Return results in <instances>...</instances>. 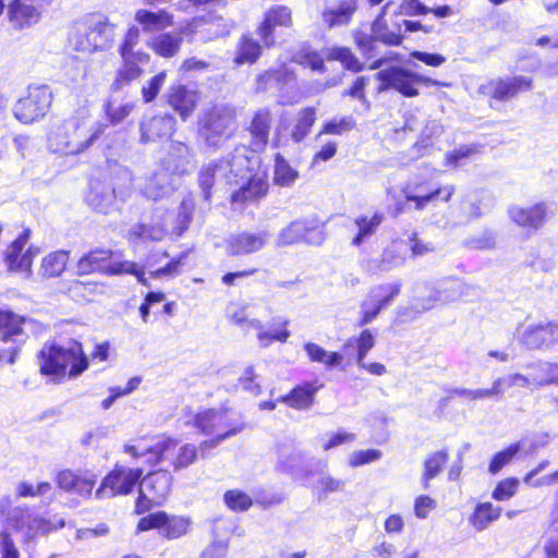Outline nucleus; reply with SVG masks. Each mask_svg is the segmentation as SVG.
I'll list each match as a JSON object with an SVG mask.
<instances>
[{
    "mask_svg": "<svg viewBox=\"0 0 558 558\" xmlns=\"http://www.w3.org/2000/svg\"><path fill=\"white\" fill-rule=\"evenodd\" d=\"M217 162L220 178L225 184L239 185V189L231 195L233 203L254 202L267 194V180L264 175L254 173L255 167L259 163V158L246 146H236Z\"/></svg>",
    "mask_w": 558,
    "mask_h": 558,
    "instance_id": "f257e3e1",
    "label": "nucleus"
},
{
    "mask_svg": "<svg viewBox=\"0 0 558 558\" xmlns=\"http://www.w3.org/2000/svg\"><path fill=\"white\" fill-rule=\"evenodd\" d=\"M40 373L45 376H52L53 380L65 377L69 369V377L80 376L88 367V359L83 352L82 344L70 340L66 344L45 343L38 353Z\"/></svg>",
    "mask_w": 558,
    "mask_h": 558,
    "instance_id": "f03ea898",
    "label": "nucleus"
},
{
    "mask_svg": "<svg viewBox=\"0 0 558 558\" xmlns=\"http://www.w3.org/2000/svg\"><path fill=\"white\" fill-rule=\"evenodd\" d=\"M393 1H388L380 13L376 16L371 25V34L364 32L354 33V41L361 52L367 57L376 56V43L386 46H400L404 36L402 35L403 19L393 15Z\"/></svg>",
    "mask_w": 558,
    "mask_h": 558,
    "instance_id": "7ed1b4c3",
    "label": "nucleus"
},
{
    "mask_svg": "<svg viewBox=\"0 0 558 558\" xmlns=\"http://www.w3.org/2000/svg\"><path fill=\"white\" fill-rule=\"evenodd\" d=\"M236 130L235 111L227 106H215L198 122L197 137L207 149L217 150Z\"/></svg>",
    "mask_w": 558,
    "mask_h": 558,
    "instance_id": "20e7f679",
    "label": "nucleus"
},
{
    "mask_svg": "<svg viewBox=\"0 0 558 558\" xmlns=\"http://www.w3.org/2000/svg\"><path fill=\"white\" fill-rule=\"evenodd\" d=\"M114 253L111 250L96 248L84 254L77 262L76 268L78 275H89L95 271L105 275L130 274L136 277L143 286H149L145 277L144 267L129 260L114 259Z\"/></svg>",
    "mask_w": 558,
    "mask_h": 558,
    "instance_id": "39448f33",
    "label": "nucleus"
},
{
    "mask_svg": "<svg viewBox=\"0 0 558 558\" xmlns=\"http://www.w3.org/2000/svg\"><path fill=\"white\" fill-rule=\"evenodd\" d=\"M85 124V120L78 117L65 120L52 135L56 140L54 150L65 155H75L89 148L104 133L106 126L98 124L87 130Z\"/></svg>",
    "mask_w": 558,
    "mask_h": 558,
    "instance_id": "423d86ee",
    "label": "nucleus"
},
{
    "mask_svg": "<svg viewBox=\"0 0 558 558\" xmlns=\"http://www.w3.org/2000/svg\"><path fill=\"white\" fill-rule=\"evenodd\" d=\"M517 340L529 351H550L558 345V318L530 322L517 330Z\"/></svg>",
    "mask_w": 558,
    "mask_h": 558,
    "instance_id": "0eeeda50",
    "label": "nucleus"
},
{
    "mask_svg": "<svg viewBox=\"0 0 558 558\" xmlns=\"http://www.w3.org/2000/svg\"><path fill=\"white\" fill-rule=\"evenodd\" d=\"M7 526L22 534L24 542L28 543L39 535H46L56 530L48 519L35 513L27 506H16L7 518ZM64 526V520H60L58 527Z\"/></svg>",
    "mask_w": 558,
    "mask_h": 558,
    "instance_id": "6e6552de",
    "label": "nucleus"
},
{
    "mask_svg": "<svg viewBox=\"0 0 558 558\" xmlns=\"http://www.w3.org/2000/svg\"><path fill=\"white\" fill-rule=\"evenodd\" d=\"M377 80L380 82L379 92L387 89H396L402 96L411 98L418 96V85H437L438 83L432 78L420 75L405 68L391 65L376 73Z\"/></svg>",
    "mask_w": 558,
    "mask_h": 558,
    "instance_id": "1a4fd4ad",
    "label": "nucleus"
},
{
    "mask_svg": "<svg viewBox=\"0 0 558 558\" xmlns=\"http://www.w3.org/2000/svg\"><path fill=\"white\" fill-rule=\"evenodd\" d=\"M27 322L24 316L0 308V361L15 362L17 351L26 339L24 325Z\"/></svg>",
    "mask_w": 558,
    "mask_h": 558,
    "instance_id": "9d476101",
    "label": "nucleus"
},
{
    "mask_svg": "<svg viewBox=\"0 0 558 558\" xmlns=\"http://www.w3.org/2000/svg\"><path fill=\"white\" fill-rule=\"evenodd\" d=\"M172 485V475L166 470L147 474L140 482V495L136 499L135 511L141 514L151 507L161 506L167 499Z\"/></svg>",
    "mask_w": 558,
    "mask_h": 558,
    "instance_id": "9b49d317",
    "label": "nucleus"
},
{
    "mask_svg": "<svg viewBox=\"0 0 558 558\" xmlns=\"http://www.w3.org/2000/svg\"><path fill=\"white\" fill-rule=\"evenodd\" d=\"M326 239L324 225L317 218H305L291 221L282 228L276 239L279 247L304 242L310 245H322Z\"/></svg>",
    "mask_w": 558,
    "mask_h": 558,
    "instance_id": "f8f14e48",
    "label": "nucleus"
},
{
    "mask_svg": "<svg viewBox=\"0 0 558 558\" xmlns=\"http://www.w3.org/2000/svg\"><path fill=\"white\" fill-rule=\"evenodd\" d=\"M51 101L52 94L48 86H29L27 96L14 105L13 113L19 121L32 123L47 113Z\"/></svg>",
    "mask_w": 558,
    "mask_h": 558,
    "instance_id": "ddd939ff",
    "label": "nucleus"
},
{
    "mask_svg": "<svg viewBox=\"0 0 558 558\" xmlns=\"http://www.w3.org/2000/svg\"><path fill=\"white\" fill-rule=\"evenodd\" d=\"M401 282L378 284L371 289L365 300L361 303V318L359 327L371 324L380 312L387 308L401 291Z\"/></svg>",
    "mask_w": 558,
    "mask_h": 558,
    "instance_id": "4468645a",
    "label": "nucleus"
},
{
    "mask_svg": "<svg viewBox=\"0 0 558 558\" xmlns=\"http://www.w3.org/2000/svg\"><path fill=\"white\" fill-rule=\"evenodd\" d=\"M556 214L554 202L541 201L531 206L522 207L511 205L508 208V216L517 226L536 232Z\"/></svg>",
    "mask_w": 558,
    "mask_h": 558,
    "instance_id": "2eb2a0df",
    "label": "nucleus"
},
{
    "mask_svg": "<svg viewBox=\"0 0 558 558\" xmlns=\"http://www.w3.org/2000/svg\"><path fill=\"white\" fill-rule=\"evenodd\" d=\"M143 475V470L117 466L108 473L95 495L98 499L112 498L118 495H128L138 483Z\"/></svg>",
    "mask_w": 558,
    "mask_h": 558,
    "instance_id": "dca6fc26",
    "label": "nucleus"
},
{
    "mask_svg": "<svg viewBox=\"0 0 558 558\" xmlns=\"http://www.w3.org/2000/svg\"><path fill=\"white\" fill-rule=\"evenodd\" d=\"M178 441L172 438H163L156 442L149 450L155 454V462L170 461L174 471L190 466L197 458V447L185 444L177 449Z\"/></svg>",
    "mask_w": 558,
    "mask_h": 558,
    "instance_id": "f3484780",
    "label": "nucleus"
},
{
    "mask_svg": "<svg viewBox=\"0 0 558 558\" xmlns=\"http://www.w3.org/2000/svg\"><path fill=\"white\" fill-rule=\"evenodd\" d=\"M54 0H13L8 15L14 28L23 29L39 23L44 12Z\"/></svg>",
    "mask_w": 558,
    "mask_h": 558,
    "instance_id": "a211bd4d",
    "label": "nucleus"
},
{
    "mask_svg": "<svg viewBox=\"0 0 558 558\" xmlns=\"http://www.w3.org/2000/svg\"><path fill=\"white\" fill-rule=\"evenodd\" d=\"M532 87V77L515 75L493 80L487 85L481 86V92L484 95L490 96L493 99L507 101L517 97L520 93L530 92Z\"/></svg>",
    "mask_w": 558,
    "mask_h": 558,
    "instance_id": "6ab92c4d",
    "label": "nucleus"
},
{
    "mask_svg": "<svg viewBox=\"0 0 558 558\" xmlns=\"http://www.w3.org/2000/svg\"><path fill=\"white\" fill-rule=\"evenodd\" d=\"M194 426L205 435H215L227 433L233 428L236 434L244 429L243 423H236L229 417L227 411L220 410H206L195 415Z\"/></svg>",
    "mask_w": 558,
    "mask_h": 558,
    "instance_id": "aec40b11",
    "label": "nucleus"
},
{
    "mask_svg": "<svg viewBox=\"0 0 558 558\" xmlns=\"http://www.w3.org/2000/svg\"><path fill=\"white\" fill-rule=\"evenodd\" d=\"M270 239L267 230L259 232L243 231L230 234L226 240V252L229 256L248 255L263 250Z\"/></svg>",
    "mask_w": 558,
    "mask_h": 558,
    "instance_id": "412c9836",
    "label": "nucleus"
},
{
    "mask_svg": "<svg viewBox=\"0 0 558 558\" xmlns=\"http://www.w3.org/2000/svg\"><path fill=\"white\" fill-rule=\"evenodd\" d=\"M122 65L117 70L116 77L111 84L112 92L122 90L133 81L137 80L142 73V66L149 62V54L144 51L136 53H120Z\"/></svg>",
    "mask_w": 558,
    "mask_h": 558,
    "instance_id": "4be33fe9",
    "label": "nucleus"
},
{
    "mask_svg": "<svg viewBox=\"0 0 558 558\" xmlns=\"http://www.w3.org/2000/svg\"><path fill=\"white\" fill-rule=\"evenodd\" d=\"M29 238V230H24L5 250L4 263L10 271L29 272L35 253L28 248L22 253Z\"/></svg>",
    "mask_w": 558,
    "mask_h": 558,
    "instance_id": "5701e85b",
    "label": "nucleus"
},
{
    "mask_svg": "<svg viewBox=\"0 0 558 558\" xmlns=\"http://www.w3.org/2000/svg\"><path fill=\"white\" fill-rule=\"evenodd\" d=\"M175 128V119L171 114H160L144 118L140 124L142 144L156 142L159 138L170 136Z\"/></svg>",
    "mask_w": 558,
    "mask_h": 558,
    "instance_id": "b1692460",
    "label": "nucleus"
},
{
    "mask_svg": "<svg viewBox=\"0 0 558 558\" xmlns=\"http://www.w3.org/2000/svg\"><path fill=\"white\" fill-rule=\"evenodd\" d=\"M357 11V0H337L326 5L322 12L323 24L328 28L347 26Z\"/></svg>",
    "mask_w": 558,
    "mask_h": 558,
    "instance_id": "393cba45",
    "label": "nucleus"
},
{
    "mask_svg": "<svg viewBox=\"0 0 558 558\" xmlns=\"http://www.w3.org/2000/svg\"><path fill=\"white\" fill-rule=\"evenodd\" d=\"M168 105L181 117L186 120L194 111L198 101V95L194 89L185 85H171L166 94Z\"/></svg>",
    "mask_w": 558,
    "mask_h": 558,
    "instance_id": "a878e982",
    "label": "nucleus"
},
{
    "mask_svg": "<svg viewBox=\"0 0 558 558\" xmlns=\"http://www.w3.org/2000/svg\"><path fill=\"white\" fill-rule=\"evenodd\" d=\"M291 24V12L287 7L276 5L268 10L264 21L257 29V34L264 47H271L275 44L274 29L276 26H289Z\"/></svg>",
    "mask_w": 558,
    "mask_h": 558,
    "instance_id": "bb28decb",
    "label": "nucleus"
},
{
    "mask_svg": "<svg viewBox=\"0 0 558 558\" xmlns=\"http://www.w3.org/2000/svg\"><path fill=\"white\" fill-rule=\"evenodd\" d=\"M418 187H422V185H412L409 183L402 189L405 199L409 202H414L415 209H417V210L424 209L428 203L435 202L437 199L448 202L451 198V196L453 195L454 190H456L453 185L449 184V185H445V186L435 189L433 191H429L425 194H420L416 192V190H418Z\"/></svg>",
    "mask_w": 558,
    "mask_h": 558,
    "instance_id": "cd10ccee",
    "label": "nucleus"
},
{
    "mask_svg": "<svg viewBox=\"0 0 558 558\" xmlns=\"http://www.w3.org/2000/svg\"><path fill=\"white\" fill-rule=\"evenodd\" d=\"M86 203L95 211L107 215L114 208L116 191L109 184L95 181L90 184V190L86 195Z\"/></svg>",
    "mask_w": 558,
    "mask_h": 558,
    "instance_id": "c85d7f7f",
    "label": "nucleus"
},
{
    "mask_svg": "<svg viewBox=\"0 0 558 558\" xmlns=\"http://www.w3.org/2000/svg\"><path fill=\"white\" fill-rule=\"evenodd\" d=\"M308 468L311 469L307 471V474L322 473L316 486L320 496L327 497L331 493L344 490L347 481L336 478L329 473H325V470L328 468L327 460L313 458L308 463Z\"/></svg>",
    "mask_w": 558,
    "mask_h": 558,
    "instance_id": "c756f323",
    "label": "nucleus"
},
{
    "mask_svg": "<svg viewBox=\"0 0 558 558\" xmlns=\"http://www.w3.org/2000/svg\"><path fill=\"white\" fill-rule=\"evenodd\" d=\"M319 388L320 386L314 381H304L295 386L289 393L281 396L278 401L295 410H307L313 405Z\"/></svg>",
    "mask_w": 558,
    "mask_h": 558,
    "instance_id": "7c9ffc66",
    "label": "nucleus"
},
{
    "mask_svg": "<svg viewBox=\"0 0 558 558\" xmlns=\"http://www.w3.org/2000/svg\"><path fill=\"white\" fill-rule=\"evenodd\" d=\"M438 305H441L438 287L428 281L415 283L413 289L412 308L416 313L430 311Z\"/></svg>",
    "mask_w": 558,
    "mask_h": 558,
    "instance_id": "2f4dec72",
    "label": "nucleus"
},
{
    "mask_svg": "<svg viewBox=\"0 0 558 558\" xmlns=\"http://www.w3.org/2000/svg\"><path fill=\"white\" fill-rule=\"evenodd\" d=\"M116 26L107 20H99L89 25L86 40L94 50H106L112 46Z\"/></svg>",
    "mask_w": 558,
    "mask_h": 558,
    "instance_id": "473e14b6",
    "label": "nucleus"
},
{
    "mask_svg": "<svg viewBox=\"0 0 558 558\" xmlns=\"http://www.w3.org/2000/svg\"><path fill=\"white\" fill-rule=\"evenodd\" d=\"M532 387L556 386V362L538 360L526 365Z\"/></svg>",
    "mask_w": 558,
    "mask_h": 558,
    "instance_id": "72a5a7b5",
    "label": "nucleus"
},
{
    "mask_svg": "<svg viewBox=\"0 0 558 558\" xmlns=\"http://www.w3.org/2000/svg\"><path fill=\"white\" fill-rule=\"evenodd\" d=\"M193 157L191 148L182 142H171L166 163L174 173H185Z\"/></svg>",
    "mask_w": 558,
    "mask_h": 558,
    "instance_id": "f704fd0d",
    "label": "nucleus"
},
{
    "mask_svg": "<svg viewBox=\"0 0 558 558\" xmlns=\"http://www.w3.org/2000/svg\"><path fill=\"white\" fill-rule=\"evenodd\" d=\"M195 28L204 40H213L229 34V24L221 16H209L194 21Z\"/></svg>",
    "mask_w": 558,
    "mask_h": 558,
    "instance_id": "c9c22d12",
    "label": "nucleus"
},
{
    "mask_svg": "<svg viewBox=\"0 0 558 558\" xmlns=\"http://www.w3.org/2000/svg\"><path fill=\"white\" fill-rule=\"evenodd\" d=\"M145 197L153 201L160 199L172 192L170 178L167 171H160L148 178L142 190Z\"/></svg>",
    "mask_w": 558,
    "mask_h": 558,
    "instance_id": "e433bc0d",
    "label": "nucleus"
},
{
    "mask_svg": "<svg viewBox=\"0 0 558 558\" xmlns=\"http://www.w3.org/2000/svg\"><path fill=\"white\" fill-rule=\"evenodd\" d=\"M260 53L262 45L251 34H245L238 44L234 63L238 65L253 64L258 60Z\"/></svg>",
    "mask_w": 558,
    "mask_h": 558,
    "instance_id": "4c0bfd02",
    "label": "nucleus"
},
{
    "mask_svg": "<svg viewBox=\"0 0 558 558\" xmlns=\"http://www.w3.org/2000/svg\"><path fill=\"white\" fill-rule=\"evenodd\" d=\"M271 128V116L268 109H259L255 112L250 132L254 138V144L265 146L268 143L269 131Z\"/></svg>",
    "mask_w": 558,
    "mask_h": 558,
    "instance_id": "58836bf2",
    "label": "nucleus"
},
{
    "mask_svg": "<svg viewBox=\"0 0 558 558\" xmlns=\"http://www.w3.org/2000/svg\"><path fill=\"white\" fill-rule=\"evenodd\" d=\"M135 20L143 26L146 32L159 31L171 25L172 23L171 15L165 10H160L158 12L138 10L135 13Z\"/></svg>",
    "mask_w": 558,
    "mask_h": 558,
    "instance_id": "ea45409f",
    "label": "nucleus"
},
{
    "mask_svg": "<svg viewBox=\"0 0 558 558\" xmlns=\"http://www.w3.org/2000/svg\"><path fill=\"white\" fill-rule=\"evenodd\" d=\"M501 514V508L495 507L492 502L478 504L470 518L471 524L477 531H484L490 523L498 520Z\"/></svg>",
    "mask_w": 558,
    "mask_h": 558,
    "instance_id": "a19ab883",
    "label": "nucleus"
},
{
    "mask_svg": "<svg viewBox=\"0 0 558 558\" xmlns=\"http://www.w3.org/2000/svg\"><path fill=\"white\" fill-rule=\"evenodd\" d=\"M383 220L384 215L380 213H375L371 218L366 216L356 217L354 223L357 227V233L352 239V244L359 246L365 242L377 231Z\"/></svg>",
    "mask_w": 558,
    "mask_h": 558,
    "instance_id": "79ce46f5",
    "label": "nucleus"
},
{
    "mask_svg": "<svg viewBox=\"0 0 558 558\" xmlns=\"http://www.w3.org/2000/svg\"><path fill=\"white\" fill-rule=\"evenodd\" d=\"M182 43L180 33H163L153 39V49L161 57L171 58L177 54Z\"/></svg>",
    "mask_w": 558,
    "mask_h": 558,
    "instance_id": "37998d69",
    "label": "nucleus"
},
{
    "mask_svg": "<svg viewBox=\"0 0 558 558\" xmlns=\"http://www.w3.org/2000/svg\"><path fill=\"white\" fill-rule=\"evenodd\" d=\"M375 345V337L369 329H364L359 337L349 338L342 345V351L348 352L349 349L356 347V363H362L367 353Z\"/></svg>",
    "mask_w": 558,
    "mask_h": 558,
    "instance_id": "c03bdc74",
    "label": "nucleus"
},
{
    "mask_svg": "<svg viewBox=\"0 0 558 558\" xmlns=\"http://www.w3.org/2000/svg\"><path fill=\"white\" fill-rule=\"evenodd\" d=\"M68 259L65 251L50 253L43 259L40 275L46 278L59 277L64 271Z\"/></svg>",
    "mask_w": 558,
    "mask_h": 558,
    "instance_id": "a18cd8bd",
    "label": "nucleus"
},
{
    "mask_svg": "<svg viewBox=\"0 0 558 558\" xmlns=\"http://www.w3.org/2000/svg\"><path fill=\"white\" fill-rule=\"evenodd\" d=\"M299 178V172L293 169L286 158L277 154L275 156L274 182L275 184L283 187H289L294 184Z\"/></svg>",
    "mask_w": 558,
    "mask_h": 558,
    "instance_id": "49530a36",
    "label": "nucleus"
},
{
    "mask_svg": "<svg viewBox=\"0 0 558 558\" xmlns=\"http://www.w3.org/2000/svg\"><path fill=\"white\" fill-rule=\"evenodd\" d=\"M199 187L202 190L203 198L206 202L210 201V189L215 183H225L220 178V170L218 162H210L205 166L198 174Z\"/></svg>",
    "mask_w": 558,
    "mask_h": 558,
    "instance_id": "de8ad7c7",
    "label": "nucleus"
},
{
    "mask_svg": "<svg viewBox=\"0 0 558 558\" xmlns=\"http://www.w3.org/2000/svg\"><path fill=\"white\" fill-rule=\"evenodd\" d=\"M447 460L448 453L445 450L433 452L426 458L424 461V473L422 476L424 488H427L429 481L435 478L441 472Z\"/></svg>",
    "mask_w": 558,
    "mask_h": 558,
    "instance_id": "09e8293b",
    "label": "nucleus"
},
{
    "mask_svg": "<svg viewBox=\"0 0 558 558\" xmlns=\"http://www.w3.org/2000/svg\"><path fill=\"white\" fill-rule=\"evenodd\" d=\"M442 133V126L435 120L428 121L422 131V140L416 142L409 150L411 160L421 158L427 148L428 140L432 137H438Z\"/></svg>",
    "mask_w": 558,
    "mask_h": 558,
    "instance_id": "8fccbe9b",
    "label": "nucleus"
},
{
    "mask_svg": "<svg viewBox=\"0 0 558 558\" xmlns=\"http://www.w3.org/2000/svg\"><path fill=\"white\" fill-rule=\"evenodd\" d=\"M166 233H167V228L165 225H161V223H155V225L138 223V225H134L129 230L130 238L134 239V240L160 241L165 236Z\"/></svg>",
    "mask_w": 558,
    "mask_h": 558,
    "instance_id": "3c124183",
    "label": "nucleus"
},
{
    "mask_svg": "<svg viewBox=\"0 0 558 558\" xmlns=\"http://www.w3.org/2000/svg\"><path fill=\"white\" fill-rule=\"evenodd\" d=\"M250 328L258 330V341L262 347H268L272 341L286 342L290 337V331L287 329L276 330L274 332L264 331L263 324L258 319H247L245 330Z\"/></svg>",
    "mask_w": 558,
    "mask_h": 558,
    "instance_id": "603ef678",
    "label": "nucleus"
},
{
    "mask_svg": "<svg viewBox=\"0 0 558 558\" xmlns=\"http://www.w3.org/2000/svg\"><path fill=\"white\" fill-rule=\"evenodd\" d=\"M316 120L314 108H305L300 112L296 124L294 125L291 137L295 143L302 142L310 133Z\"/></svg>",
    "mask_w": 558,
    "mask_h": 558,
    "instance_id": "864d4df0",
    "label": "nucleus"
},
{
    "mask_svg": "<svg viewBox=\"0 0 558 558\" xmlns=\"http://www.w3.org/2000/svg\"><path fill=\"white\" fill-rule=\"evenodd\" d=\"M404 259L399 255L398 251L391 246L385 248L379 258L371 262V268L374 271H389L402 265Z\"/></svg>",
    "mask_w": 558,
    "mask_h": 558,
    "instance_id": "5fc2aeb1",
    "label": "nucleus"
},
{
    "mask_svg": "<svg viewBox=\"0 0 558 558\" xmlns=\"http://www.w3.org/2000/svg\"><path fill=\"white\" fill-rule=\"evenodd\" d=\"M191 526V521L183 517H171L167 514V521L163 524L162 535L168 539H175L185 535Z\"/></svg>",
    "mask_w": 558,
    "mask_h": 558,
    "instance_id": "6e6d98bb",
    "label": "nucleus"
},
{
    "mask_svg": "<svg viewBox=\"0 0 558 558\" xmlns=\"http://www.w3.org/2000/svg\"><path fill=\"white\" fill-rule=\"evenodd\" d=\"M432 8L426 7L420 0H402L400 4L395 3L392 8L393 15L402 16H416L430 13Z\"/></svg>",
    "mask_w": 558,
    "mask_h": 558,
    "instance_id": "4d7b16f0",
    "label": "nucleus"
},
{
    "mask_svg": "<svg viewBox=\"0 0 558 558\" xmlns=\"http://www.w3.org/2000/svg\"><path fill=\"white\" fill-rule=\"evenodd\" d=\"M328 60H338L351 71H360L362 65L352 51L347 47H335L327 53Z\"/></svg>",
    "mask_w": 558,
    "mask_h": 558,
    "instance_id": "13d9d810",
    "label": "nucleus"
},
{
    "mask_svg": "<svg viewBox=\"0 0 558 558\" xmlns=\"http://www.w3.org/2000/svg\"><path fill=\"white\" fill-rule=\"evenodd\" d=\"M521 445L520 442H515L510 445L508 448L497 452L488 466V471L492 474H497L505 465H507L513 457L520 451Z\"/></svg>",
    "mask_w": 558,
    "mask_h": 558,
    "instance_id": "bf43d9fd",
    "label": "nucleus"
},
{
    "mask_svg": "<svg viewBox=\"0 0 558 558\" xmlns=\"http://www.w3.org/2000/svg\"><path fill=\"white\" fill-rule=\"evenodd\" d=\"M186 254L182 253L179 257L172 258L165 266L155 268V270H149V277L153 279L159 278H174L181 274V267L183 265V260L185 259Z\"/></svg>",
    "mask_w": 558,
    "mask_h": 558,
    "instance_id": "052dcab7",
    "label": "nucleus"
},
{
    "mask_svg": "<svg viewBox=\"0 0 558 558\" xmlns=\"http://www.w3.org/2000/svg\"><path fill=\"white\" fill-rule=\"evenodd\" d=\"M223 499L226 505L234 511H245L252 506L251 497L236 489L226 492Z\"/></svg>",
    "mask_w": 558,
    "mask_h": 558,
    "instance_id": "680f3d73",
    "label": "nucleus"
},
{
    "mask_svg": "<svg viewBox=\"0 0 558 558\" xmlns=\"http://www.w3.org/2000/svg\"><path fill=\"white\" fill-rule=\"evenodd\" d=\"M134 109V105L125 102L116 105L113 100L109 99L105 106L106 114L112 124L122 122Z\"/></svg>",
    "mask_w": 558,
    "mask_h": 558,
    "instance_id": "e2e57ef3",
    "label": "nucleus"
},
{
    "mask_svg": "<svg viewBox=\"0 0 558 558\" xmlns=\"http://www.w3.org/2000/svg\"><path fill=\"white\" fill-rule=\"evenodd\" d=\"M497 383H499V388L501 389V395L504 396L507 389L513 388V387H521V388H532L529 374L523 375L520 373H512L508 374L502 377L496 378Z\"/></svg>",
    "mask_w": 558,
    "mask_h": 558,
    "instance_id": "0e129e2a",
    "label": "nucleus"
},
{
    "mask_svg": "<svg viewBox=\"0 0 558 558\" xmlns=\"http://www.w3.org/2000/svg\"><path fill=\"white\" fill-rule=\"evenodd\" d=\"M519 481L515 477H509L500 481L494 489L492 497L498 501H505L513 497L518 490Z\"/></svg>",
    "mask_w": 558,
    "mask_h": 558,
    "instance_id": "69168bd1",
    "label": "nucleus"
},
{
    "mask_svg": "<svg viewBox=\"0 0 558 558\" xmlns=\"http://www.w3.org/2000/svg\"><path fill=\"white\" fill-rule=\"evenodd\" d=\"M167 73L165 71L156 74L153 76L147 85L143 86L142 88V96L144 99V102L148 104L155 100L157 95L159 94L162 85L166 82Z\"/></svg>",
    "mask_w": 558,
    "mask_h": 558,
    "instance_id": "338daca9",
    "label": "nucleus"
},
{
    "mask_svg": "<svg viewBox=\"0 0 558 558\" xmlns=\"http://www.w3.org/2000/svg\"><path fill=\"white\" fill-rule=\"evenodd\" d=\"M380 458L381 451L377 449L356 450L350 454L349 464L352 468H356L366 463L377 461Z\"/></svg>",
    "mask_w": 558,
    "mask_h": 558,
    "instance_id": "774afa93",
    "label": "nucleus"
}]
</instances>
